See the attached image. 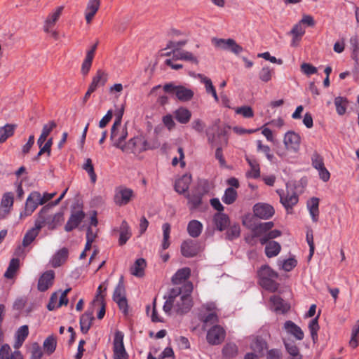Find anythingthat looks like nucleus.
Here are the masks:
<instances>
[{"instance_id":"obj_57","label":"nucleus","mask_w":359,"mask_h":359,"mask_svg":"<svg viewBox=\"0 0 359 359\" xmlns=\"http://www.w3.org/2000/svg\"><path fill=\"white\" fill-rule=\"evenodd\" d=\"M237 351V346L236 344H227L223 348L222 353L224 356L231 358L236 355Z\"/></svg>"},{"instance_id":"obj_42","label":"nucleus","mask_w":359,"mask_h":359,"mask_svg":"<svg viewBox=\"0 0 359 359\" xmlns=\"http://www.w3.org/2000/svg\"><path fill=\"white\" fill-rule=\"evenodd\" d=\"M304 33L305 29L303 27L302 25H301L299 22L296 24L290 31V34L293 36L292 46H297V42L299 41V40L301 39L302 36L304 34Z\"/></svg>"},{"instance_id":"obj_53","label":"nucleus","mask_w":359,"mask_h":359,"mask_svg":"<svg viewBox=\"0 0 359 359\" xmlns=\"http://www.w3.org/2000/svg\"><path fill=\"white\" fill-rule=\"evenodd\" d=\"M241 229L239 224H233L226 231V238L232 241L240 236Z\"/></svg>"},{"instance_id":"obj_58","label":"nucleus","mask_w":359,"mask_h":359,"mask_svg":"<svg viewBox=\"0 0 359 359\" xmlns=\"http://www.w3.org/2000/svg\"><path fill=\"white\" fill-rule=\"evenodd\" d=\"M93 304H97L98 305L101 306V308L97 313V318L102 319L105 314V303L104 302V296L97 295L96 299L93 301Z\"/></svg>"},{"instance_id":"obj_48","label":"nucleus","mask_w":359,"mask_h":359,"mask_svg":"<svg viewBox=\"0 0 359 359\" xmlns=\"http://www.w3.org/2000/svg\"><path fill=\"white\" fill-rule=\"evenodd\" d=\"M20 265V261L18 259H12L10 262L9 266L5 272V277L7 278H12L16 271L18 269Z\"/></svg>"},{"instance_id":"obj_36","label":"nucleus","mask_w":359,"mask_h":359,"mask_svg":"<svg viewBox=\"0 0 359 359\" xmlns=\"http://www.w3.org/2000/svg\"><path fill=\"white\" fill-rule=\"evenodd\" d=\"M270 301L276 311H280L283 313L287 312L290 306L284 302L283 299L278 295H273L270 298Z\"/></svg>"},{"instance_id":"obj_31","label":"nucleus","mask_w":359,"mask_h":359,"mask_svg":"<svg viewBox=\"0 0 359 359\" xmlns=\"http://www.w3.org/2000/svg\"><path fill=\"white\" fill-rule=\"evenodd\" d=\"M118 243L123 245L130 239L132 236L131 230L129 224L123 220L120 226Z\"/></svg>"},{"instance_id":"obj_12","label":"nucleus","mask_w":359,"mask_h":359,"mask_svg":"<svg viewBox=\"0 0 359 359\" xmlns=\"http://www.w3.org/2000/svg\"><path fill=\"white\" fill-rule=\"evenodd\" d=\"M134 193L131 189L120 187L116 189L114 202L118 206L127 205L133 197Z\"/></svg>"},{"instance_id":"obj_50","label":"nucleus","mask_w":359,"mask_h":359,"mask_svg":"<svg viewBox=\"0 0 359 359\" xmlns=\"http://www.w3.org/2000/svg\"><path fill=\"white\" fill-rule=\"evenodd\" d=\"M318 316L316 317L315 318L312 319L309 324V328L311 332V338L313 341V342H316L318 339V331L319 330V325L318 322Z\"/></svg>"},{"instance_id":"obj_45","label":"nucleus","mask_w":359,"mask_h":359,"mask_svg":"<svg viewBox=\"0 0 359 359\" xmlns=\"http://www.w3.org/2000/svg\"><path fill=\"white\" fill-rule=\"evenodd\" d=\"M43 346L44 351L48 355H51L56 348L57 341L53 335L48 337L43 341Z\"/></svg>"},{"instance_id":"obj_10","label":"nucleus","mask_w":359,"mask_h":359,"mask_svg":"<svg viewBox=\"0 0 359 359\" xmlns=\"http://www.w3.org/2000/svg\"><path fill=\"white\" fill-rule=\"evenodd\" d=\"M212 43L217 48L229 50L235 54H239L243 50V48L231 39H224L213 38Z\"/></svg>"},{"instance_id":"obj_23","label":"nucleus","mask_w":359,"mask_h":359,"mask_svg":"<svg viewBox=\"0 0 359 359\" xmlns=\"http://www.w3.org/2000/svg\"><path fill=\"white\" fill-rule=\"evenodd\" d=\"M213 222L216 229L222 231L229 226L230 219L227 215L217 212L213 217Z\"/></svg>"},{"instance_id":"obj_39","label":"nucleus","mask_w":359,"mask_h":359,"mask_svg":"<svg viewBox=\"0 0 359 359\" xmlns=\"http://www.w3.org/2000/svg\"><path fill=\"white\" fill-rule=\"evenodd\" d=\"M55 127L56 123L53 121H50L43 126L41 134L37 140V144L39 147H41L43 144H44V142L46 141L47 137Z\"/></svg>"},{"instance_id":"obj_19","label":"nucleus","mask_w":359,"mask_h":359,"mask_svg":"<svg viewBox=\"0 0 359 359\" xmlns=\"http://www.w3.org/2000/svg\"><path fill=\"white\" fill-rule=\"evenodd\" d=\"M198 252L197 244L192 240L184 241L181 245V252L186 257H192Z\"/></svg>"},{"instance_id":"obj_59","label":"nucleus","mask_w":359,"mask_h":359,"mask_svg":"<svg viewBox=\"0 0 359 359\" xmlns=\"http://www.w3.org/2000/svg\"><path fill=\"white\" fill-rule=\"evenodd\" d=\"M257 150L259 151L263 152L266 155V158L270 161H271L272 159L273 158V155L271 154L270 147L267 145L262 144V141H260V140H258L257 142Z\"/></svg>"},{"instance_id":"obj_52","label":"nucleus","mask_w":359,"mask_h":359,"mask_svg":"<svg viewBox=\"0 0 359 359\" xmlns=\"http://www.w3.org/2000/svg\"><path fill=\"white\" fill-rule=\"evenodd\" d=\"M125 293V287L122 282V279H121L114 291L113 300L116 301L120 299L126 298Z\"/></svg>"},{"instance_id":"obj_20","label":"nucleus","mask_w":359,"mask_h":359,"mask_svg":"<svg viewBox=\"0 0 359 359\" xmlns=\"http://www.w3.org/2000/svg\"><path fill=\"white\" fill-rule=\"evenodd\" d=\"M100 6V0H89L85 11L87 23H90Z\"/></svg>"},{"instance_id":"obj_11","label":"nucleus","mask_w":359,"mask_h":359,"mask_svg":"<svg viewBox=\"0 0 359 359\" xmlns=\"http://www.w3.org/2000/svg\"><path fill=\"white\" fill-rule=\"evenodd\" d=\"M225 336L226 332L224 328L219 325H215L208 331L206 339L211 345H218L224 341Z\"/></svg>"},{"instance_id":"obj_16","label":"nucleus","mask_w":359,"mask_h":359,"mask_svg":"<svg viewBox=\"0 0 359 359\" xmlns=\"http://www.w3.org/2000/svg\"><path fill=\"white\" fill-rule=\"evenodd\" d=\"M255 216L262 219H268L274 214L273 208L266 203H257L253 207Z\"/></svg>"},{"instance_id":"obj_6","label":"nucleus","mask_w":359,"mask_h":359,"mask_svg":"<svg viewBox=\"0 0 359 359\" xmlns=\"http://www.w3.org/2000/svg\"><path fill=\"white\" fill-rule=\"evenodd\" d=\"M48 210V207H43L41 209L39 214V218L35 221L34 226L25 233L22 241V245L24 247L31 244L38 236L41 228L46 225L48 219L45 216V213Z\"/></svg>"},{"instance_id":"obj_4","label":"nucleus","mask_w":359,"mask_h":359,"mask_svg":"<svg viewBox=\"0 0 359 359\" xmlns=\"http://www.w3.org/2000/svg\"><path fill=\"white\" fill-rule=\"evenodd\" d=\"M159 147L158 142H149L142 135L134 137L130 139L126 146L122 148V151L126 153H133L138 154L148 149H154Z\"/></svg>"},{"instance_id":"obj_15","label":"nucleus","mask_w":359,"mask_h":359,"mask_svg":"<svg viewBox=\"0 0 359 359\" xmlns=\"http://www.w3.org/2000/svg\"><path fill=\"white\" fill-rule=\"evenodd\" d=\"M85 217V213L81 210H73L71 212L70 217L65 226V230L67 232L72 231L77 228Z\"/></svg>"},{"instance_id":"obj_34","label":"nucleus","mask_w":359,"mask_h":359,"mask_svg":"<svg viewBox=\"0 0 359 359\" xmlns=\"http://www.w3.org/2000/svg\"><path fill=\"white\" fill-rule=\"evenodd\" d=\"M68 250L65 248L60 250L52 258L51 264L56 268L63 264L68 257Z\"/></svg>"},{"instance_id":"obj_22","label":"nucleus","mask_w":359,"mask_h":359,"mask_svg":"<svg viewBox=\"0 0 359 359\" xmlns=\"http://www.w3.org/2000/svg\"><path fill=\"white\" fill-rule=\"evenodd\" d=\"M0 359H23V357L19 351L12 353L11 346L5 344L0 348Z\"/></svg>"},{"instance_id":"obj_62","label":"nucleus","mask_w":359,"mask_h":359,"mask_svg":"<svg viewBox=\"0 0 359 359\" xmlns=\"http://www.w3.org/2000/svg\"><path fill=\"white\" fill-rule=\"evenodd\" d=\"M93 57H90L89 56H86L85 60L83 62L82 66H81V74L84 76L87 75L90 69L92 62H93Z\"/></svg>"},{"instance_id":"obj_41","label":"nucleus","mask_w":359,"mask_h":359,"mask_svg":"<svg viewBox=\"0 0 359 359\" xmlns=\"http://www.w3.org/2000/svg\"><path fill=\"white\" fill-rule=\"evenodd\" d=\"M265 245V253L269 258L277 256L281 250L280 245L276 241H269Z\"/></svg>"},{"instance_id":"obj_5","label":"nucleus","mask_w":359,"mask_h":359,"mask_svg":"<svg viewBox=\"0 0 359 359\" xmlns=\"http://www.w3.org/2000/svg\"><path fill=\"white\" fill-rule=\"evenodd\" d=\"M163 89L165 93L174 95L176 99L181 102H189L194 95V93L191 88L177 84L175 82L165 83L163 86Z\"/></svg>"},{"instance_id":"obj_3","label":"nucleus","mask_w":359,"mask_h":359,"mask_svg":"<svg viewBox=\"0 0 359 359\" xmlns=\"http://www.w3.org/2000/svg\"><path fill=\"white\" fill-rule=\"evenodd\" d=\"M180 292V290L178 287L172 288L169 293V296L166 302L163 305V311L168 313L171 309H173L176 313L180 314L186 313L189 311V299L186 297H180V299L182 300V304H179L177 302V299H176V296Z\"/></svg>"},{"instance_id":"obj_30","label":"nucleus","mask_w":359,"mask_h":359,"mask_svg":"<svg viewBox=\"0 0 359 359\" xmlns=\"http://www.w3.org/2000/svg\"><path fill=\"white\" fill-rule=\"evenodd\" d=\"M191 182V175H184L181 178L178 179L175 184V190L179 194L185 193L190 185Z\"/></svg>"},{"instance_id":"obj_33","label":"nucleus","mask_w":359,"mask_h":359,"mask_svg":"<svg viewBox=\"0 0 359 359\" xmlns=\"http://www.w3.org/2000/svg\"><path fill=\"white\" fill-rule=\"evenodd\" d=\"M93 320L94 317L93 316V311H86L81 316L80 318V327L81 331L83 334L88 332Z\"/></svg>"},{"instance_id":"obj_54","label":"nucleus","mask_w":359,"mask_h":359,"mask_svg":"<svg viewBox=\"0 0 359 359\" xmlns=\"http://www.w3.org/2000/svg\"><path fill=\"white\" fill-rule=\"evenodd\" d=\"M273 74V69L270 68L269 66H266L263 67L259 72V77L262 81L268 82L271 79Z\"/></svg>"},{"instance_id":"obj_14","label":"nucleus","mask_w":359,"mask_h":359,"mask_svg":"<svg viewBox=\"0 0 359 359\" xmlns=\"http://www.w3.org/2000/svg\"><path fill=\"white\" fill-rule=\"evenodd\" d=\"M283 142L287 150L297 152L300 147L301 138L297 133L289 131L285 133Z\"/></svg>"},{"instance_id":"obj_35","label":"nucleus","mask_w":359,"mask_h":359,"mask_svg":"<svg viewBox=\"0 0 359 359\" xmlns=\"http://www.w3.org/2000/svg\"><path fill=\"white\" fill-rule=\"evenodd\" d=\"M203 230V224L198 220L194 219L189 222L187 225V231L192 238L198 237Z\"/></svg>"},{"instance_id":"obj_63","label":"nucleus","mask_w":359,"mask_h":359,"mask_svg":"<svg viewBox=\"0 0 359 359\" xmlns=\"http://www.w3.org/2000/svg\"><path fill=\"white\" fill-rule=\"evenodd\" d=\"M187 198L189 199V203H191L193 205V207L194 208L199 206L201 203V194H188Z\"/></svg>"},{"instance_id":"obj_7","label":"nucleus","mask_w":359,"mask_h":359,"mask_svg":"<svg viewBox=\"0 0 359 359\" xmlns=\"http://www.w3.org/2000/svg\"><path fill=\"white\" fill-rule=\"evenodd\" d=\"M39 205H43L41 194L38 191H32L26 200L25 210L20 214V218L22 219L31 215Z\"/></svg>"},{"instance_id":"obj_55","label":"nucleus","mask_w":359,"mask_h":359,"mask_svg":"<svg viewBox=\"0 0 359 359\" xmlns=\"http://www.w3.org/2000/svg\"><path fill=\"white\" fill-rule=\"evenodd\" d=\"M281 235V232L279 230L275 229L272 231H269L268 233L260 238L259 242L262 245H265L266 243L269 242V240L276 238Z\"/></svg>"},{"instance_id":"obj_29","label":"nucleus","mask_w":359,"mask_h":359,"mask_svg":"<svg viewBox=\"0 0 359 359\" xmlns=\"http://www.w3.org/2000/svg\"><path fill=\"white\" fill-rule=\"evenodd\" d=\"M198 78L200 79L201 82L204 83L205 92L208 94L212 95L214 100L216 102H218L219 97L217 96L216 89H215V86H213L211 79L201 74H198Z\"/></svg>"},{"instance_id":"obj_43","label":"nucleus","mask_w":359,"mask_h":359,"mask_svg":"<svg viewBox=\"0 0 359 359\" xmlns=\"http://www.w3.org/2000/svg\"><path fill=\"white\" fill-rule=\"evenodd\" d=\"M15 128L16 125L14 124H6L4 127L0 128V143L5 142L12 136Z\"/></svg>"},{"instance_id":"obj_25","label":"nucleus","mask_w":359,"mask_h":359,"mask_svg":"<svg viewBox=\"0 0 359 359\" xmlns=\"http://www.w3.org/2000/svg\"><path fill=\"white\" fill-rule=\"evenodd\" d=\"M306 207L312 221L314 222H317L319 216V198L317 197L311 198L307 201Z\"/></svg>"},{"instance_id":"obj_47","label":"nucleus","mask_w":359,"mask_h":359,"mask_svg":"<svg viewBox=\"0 0 359 359\" xmlns=\"http://www.w3.org/2000/svg\"><path fill=\"white\" fill-rule=\"evenodd\" d=\"M83 169L88 174L92 183H95L97 175L94 170V166L90 158H87L85 163L82 166Z\"/></svg>"},{"instance_id":"obj_17","label":"nucleus","mask_w":359,"mask_h":359,"mask_svg":"<svg viewBox=\"0 0 359 359\" xmlns=\"http://www.w3.org/2000/svg\"><path fill=\"white\" fill-rule=\"evenodd\" d=\"M14 203V196L11 192L5 193L0 205V219H4L10 213Z\"/></svg>"},{"instance_id":"obj_37","label":"nucleus","mask_w":359,"mask_h":359,"mask_svg":"<svg viewBox=\"0 0 359 359\" xmlns=\"http://www.w3.org/2000/svg\"><path fill=\"white\" fill-rule=\"evenodd\" d=\"M146 266L147 263L144 259H137L133 266L130 268V272L135 276L142 277L144 274V269Z\"/></svg>"},{"instance_id":"obj_2","label":"nucleus","mask_w":359,"mask_h":359,"mask_svg":"<svg viewBox=\"0 0 359 359\" xmlns=\"http://www.w3.org/2000/svg\"><path fill=\"white\" fill-rule=\"evenodd\" d=\"M259 284L265 290L271 292H276L279 284L276 281L278 277L277 272L268 265H264L257 271Z\"/></svg>"},{"instance_id":"obj_18","label":"nucleus","mask_w":359,"mask_h":359,"mask_svg":"<svg viewBox=\"0 0 359 359\" xmlns=\"http://www.w3.org/2000/svg\"><path fill=\"white\" fill-rule=\"evenodd\" d=\"M55 273L50 270L43 273L38 282V290L41 292L47 290L53 283Z\"/></svg>"},{"instance_id":"obj_40","label":"nucleus","mask_w":359,"mask_h":359,"mask_svg":"<svg viewBox=\"0 0 359 359\" xmlns=\"http://www.w3.org/2000/svg\"><path fill=\"white\" fill-rule=\"evenodd\" d=\"M172 58L175 60H182L186 61H190L195 64H198V61L191 52L181 50L179 51H174L172 53Z\"/></svg>"},{"instance_id":"obj_46","label":"nucleus","mask_w":359,"mask_h":359,"mask_svg":"<svg viewBox=\"0 0 359 359\" xmlns=\"http://www.w3.org/2000/svg\"><path fill=\"white\" fill-rule=\"evenodd\" d=\"M162 230H163V241L161 243V248L163 250H166L169 248L170 243V232H171V227L170 224L168 223H164L162 226Z\"/></svg>"},{"instance_id":"obj_49","label":"nucleus","mask_w":359,"mask_h":359,"mask_svg":"<svg viewBox=\"0 0 359 359\" xmlns=\"http://www.w3.org/2000/svg\"><path fill=\"white\" fill-rule=\"evenodd\" d=\"M246 161L251 168L249 175L253 178H257L260 175L259 165L255 159H250L247 157Z\"/></svg>"},{"instance_id":"obj_21","label":"nucleus","mask_w":359,"mask_h":359,"mask_svg":"<svg viewBox=\"0 0 359 359\" xmlns=\"http://www.w3.org/2000/svg\"><path fill=\"white\" fill-rule=\"evenodd\" d=\"M180 290V292L176 296V299H177V302L179 304H182V300L180 299V297H186L189 299V311L192 306L191 293L193 290V285L191 282L186 283L182 287H177ZM184 299V298H182Z\"/></svg>"},{"instance_id":"obj_60","label":"nucleus","mask_w":359,"mask_h":359,"mask_svg":"<svg viewBox=\"0 0 359 359\" xmlns=\"http://www.w3.org/2000/svg\"><path fill=\"white\" fill-rule=\"evenodd\" d=\"M126 135V131H123L122 134L120 135L117 133L116 137L112 140L114 141V146L122 150V148L126 146V144L124 143Z\"/></svg>"},{"instance_id":"obj_9","label":"nucleus","mask_w":359,"mask_h":359,"mask_svg":"<svg viewBox=\"0 0 359 359\" xmlns=\"http://www.w3.org/2000/svg\"><path fill=\"white\" fill-rule=\"evenodd\" d=\"M312 166L318 172L319 177L323 182H327L330 178V173L325 166L324 159L318 152L315 151L311 156Z\"/></svg>"},{"instance_id":"obj_1","label":"nucleus","mask_w":359,"mask_h":359,"mask_svg":"<svg viewBox=\"0 0 359 359\" xmlns=\"http://www.w3.org/2000/svg\"><path fill=\"white\" fill-rule=\"evenodd\" d=\"M229 129V126L218 120L207 131L208 142L212 146L217 147L215 151V158L221 165H224L226 163L223 156L222 146H226L228 144L226 134Z\"/></svg>"},{"instance_id":"obj_24","label":"nucleus","mask_w":359,"mask_h":359,"mask_svg":"<svg viewBox=\"0 0 359 359\" xmlns=\"http://www.w3.org/2000/svg\"><path fill=\"white\" fill-rule=\"evenodd\" d=\"M191 275V270L188 267H184L179 269L172 276V282L175 285L184 283L183 285L187 283V280Z\"/></svg>"},{"instance_id":"obj_27","label":"nucleus","mask_w":359,"mask_h":359,"mask_svg":"<svg viewBox=\"0 0 359 359\" xmlns=\"http://www.w3.org/2000/svg\"><path fill=\"white\" fill-rule=\"evenodd\" d=\"M284 328L289 334L293 335L297 339L302 340L304 334L302 329L291 320H287L284 324Z\"/></svg>"},{"instance_id":"obj_38","label":"nucleus","mask_w":359,"mask_h":359,"mask_svg":"<svg viewBox=\"0 0 359 359\" xmlns=\"http://www.w3.org/2000/svg\"><path fill=\"white\" fill-rule=\"evenodd\" d=\"M107 79L108 74L105 72L99 69L97 71L95 76H93L90 86L95 89H97V87L104 86L107 81Z\"/></svg>"},{"instance_id":"obj_26","label":"nucleus","mask_w":359,"mask_h":359,"mask_svg":"<svg viewBox=\"0 0 359 359\" xmlns=\"http://www.w3.org/2000/svg\"><path fill=\"white\" fill-rule=\"evenodd\" d=\"M63 8V6H59L56 8L55 12L49 15V16L45 21V24L43 26V30L45 32H50V29L54 26L55 22L58 20Z\"/></svg>"},{"instance_id":"obj_51","label":"nucleus","mask_w":359,"mask_h":359,"mask_svg":"<svg viewBox=\"0 0 359 359\" xmlns=\"http://www.w3.org/2000/svg\"><path fill=\"white\" fill-rule=\"evenodd\" d=\"M266 348V344L262 339H256L251 344V348L255 353L262 355V351Z\"/></svg>"},{"instance_id":"obj_61","label":"nucleus","mask_w":359,"mask_h":359,"mask_svg":"<svg viewBox=\"0 0 359 359\" xmlns=\"http://www.w3.org/2000/svg\"><path fill=\"white\" fill-rule=\"evenodd\" d=\"M284 345L290 355L300 354L298 347L293 341H284Z\"/></svg>"},{"instance_id":"obj_56","label":"nucleus","mask_w":359,"mask_h":359,"mask_svg":"<svg viewBox=\"0 0 359 359\" xmlns=\"http://www.w3.org/2000/svg\"><path fill=\"white\" fill-rule=\"evenodd\" d=\"M334 104L337 112H345L348 101L342 97H337L334 100Z\"/></svg>"},{"instance_id":"obj_28","label":"nucleus","mask_w":359,"mask_h":359,"mask_svg":"<svg viewBox=\"0 0 359 359\" xmlns=\"http://www.w3.org/2000/svg\"><path fill=\"white\" fill-rule=\"evenodd\" d=\"M29 334V328L27 325H22L17 330L15 337V341L13 347L18 349L24 343Z\"/></svg>"},{"instance_id":"obj_13","label":"nucleus","mask_w":359,"mask_h":359,"mask_svg":"<svg viewBox=\"0 0 359 359\" xmlns=\"http://www.w3.org/2000/svg\"><path fill=\"white\" fill-rule=\"evenodd\" d=\"M278 194L280 196V203L285 207L287 212H290V210H292L293 206L295 205L299 201L297 194L293 191L287 190V193L285 194L283 191H278Z\"/></svg>"},{"instance_id":"obj_64","label":"nucleus","mask_w":359,"mask_h":359,"mask_svg":"<svg viewBox=\"0 0 359 359\" xmlns=\"http://www.w3.org/2000/svg\"><path fill=\"white\" fill-rule=\"evenodd\" d=\"M297 260L294 258H289L283 262V269L285 271H290L297 265Z\"/></svg>"},{"instance_id":"obj_32","label":"nucleus","mask_w":359,"mask_h":359,"mask_svg":"<svg viewBox=\"0 0 359 359\" xmlns=\"http://www.w3.org/2000/svg\"><path fill=\"white\" fill-rule=\"evenodd\" d=\"M273 226L274 224L272 222L260 223L259 224L255 226L252 229V236L262 238L266 235L268 231L273 227Z\"/></svg>"},{"instance_id":"obj_8","label":"nucleus","mask_w":359,"mask_h":359,"mask_svg":"<svg viewBox=\"0 0 359 359\" xmlns=\"http://www.w3.org/2000/svg\"><path fill=\"white\" fill-rule=\"evenodd\" d=\"M124 334L121 331H116L113 341L114 359H128V355L123 344Z\"/></svg>"},{"instance_id":"obj_44","label":"nucleus","mask_w":359,"mask_h":359,"mask_svg":"<svg viewBox=\"0 0 359 359\" xmlns=\"http://www.w3.org/2000/svg\"><path fill=\"white\" fill-rule=\"evenodd\" d=\"M237 197L238 194L235 189L229 187L225 190L222 200L225 204L231 205L236 201Z\"/></svg>"}]
</instances>
